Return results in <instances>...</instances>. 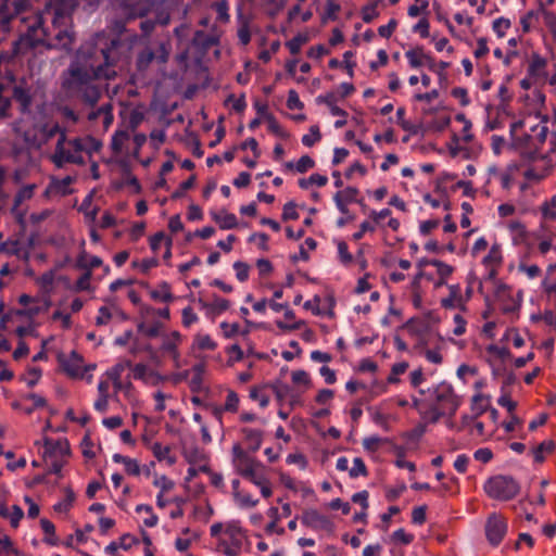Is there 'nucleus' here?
<instances>
[{"label": "nucleus", "instance_id": "f257e3e1", "mask_svg": "<svg viewBox=\"0 0 556 556\" xmlns=\"http://www.w3.org/2000/svg\"><path fill=\"white\" fill-rule=\"evenodd\" d=\"M122 49L119 39H112L104 46L92 42L81 45L68 67L62 72V90L70 98L94 106L102 93L98 80H113L123 70Z\"/></svg>", "mask_w": 556, "mask_h": 556}, {"label": "nucleus", "instance_id": "f03ea898", "mask_svg": "<svg viewBox=\"0 0 556 556\" xmlns=\"http://www.w3.org/2000/svg\"><path fill=\"white\" fill-rule=\"evenodd\" d=\"M484 491L491 498L509 501L517 496L520 485L513 477L498 475L485 482Z\"/></svg>", "mask_w": 556, "mask_h": 556}, {"label": "nucleus", "instance_id": "7ed1b4c3", "mask_svg": "<svg viewBox=\"0 0 556 556\" xmlns=\"http://www.w3.org/2000/svg\"><path fill=\"white\" fill-rule=\"evenodd\" d=\"M58 363L62 371L72 379H84L91 382L92 375L85 376L87 371L96 369V364H84V357L76 351H72L68 355L60 352L56 356Z\"/></svg>", "mask_w": 556, "mask_h": 556}, {"label": "nucleus", "instance_id": "20e7f679", "mask_svg": "<svg viewBox=\"0 0 556 556\" xmlns=\"http://www.w3.org/2000/svg\"><path fill=\"white\" fill-rule=\"evenodd\" d=\"M52 25L55 30L53 37L51 39H38L36 43H33V46L42 45L47 49L71 50L75 40V34L72 30L71 22H59L58 25Z\"/></svg>", "mask_w": 556, "mask_h": 556}, {"label": "nucleus", "instance_id": "39448f33", "mask_svg": "<svg viewBox=\"0 0 556 556\" xmlns=\"http://www.w3.org/2000/svg\"><path fill=\"white\" fill-rule=\"evenodd\" d=\"M121 12L122 20L115 21V29L119 33L125 30L126 23L135 21L137 18H143L150 12V7L147 2L138 0V1H129L124 0L121 3Z\"/></svg>", "mask_w": 556, "mask_h": 556}, {"label": "nucleus", "instance_id": "423d86ee", "mask_svg": "<svg viewBox=\"0 0 556 556\" xmlns=\"http://www.w3.org/2000/svg\"><path fill=\"white\" fill-rule=\"evenodd\" d=\"M434 394L437 405H439L440 409L445 410V415H448V417L455 416L462 403V399L455 394L453 387L442 382L435 388Z\"/></svg>", "mask_w": 556, "mask_h": 556}, {"label": "nucleus", "instance_id": "0eeeda50", "mask_svg": "<svg viewBox=\"0 0 556 556\" xmlns=\"http://www.w3.org/2000/svg\"><path fill=\"white\" fill-rule=\"evenodd\" d=\"M66 134L62 132L55 144L54 153L51 156L52 163L62 168L65 163H72L77 165H84L85 160L81 154L76 153L73 149H66Z\"/></svg>", "mask_w": 556, "mask_h": 556}, {"label": "nucleus", "instance_id": "6e6552de", "mask_svg": "<svg viewBox=\"0 0 556 556\" xmlns=\"http://www.w3.org/2000/svg\"><path fill=\"white\" fill-rule=\"evenodd\" d=\"M484 530L489 543L493 546H497L507 532L506 518L501 514H491L486 519Z\"/></svg>", "mask_w": 556, "mask_h": 556}, {"label": "nucleus", "instance_id": "1a4fd4ad", "mask_svg": "<svg viewBox=\"0 0 556 556\" xmlns=\"http://www.w3.org/2000/svg\"><path fill=\"white\" fill-rule=\"evenodd\" d=\"M36 189V184L25 185L21 187L14 195L11 214L21 226L25 225V216L27 213V210L22 208L21 206L23 202L28 201L34 197Z\"/></svg>", "mask_w": 556, "mask_h": 556}, {"label": "nucleus", "instance_id": "9d476101", "mask_svg": "<svg viewBox=\"0 0 556 556\" xmlns=\"http://www.w3.org/2000/svg\"><path fill=\"white\" fill-rule=\"evenodd\" d=\"M78 5V0H51L48 12L52 14V24L71 22V15Z\"/></svg>", "mask_w": 556, "mask_h": 556}, {"label": "nucleus", "instance_id": "9b49d317", "mask_svg": "<svg viewBox=\"0 0 556 556\" xmlns=\"http://www.w3.org/2000/svg\"><path fill=\"white\" fill-rule=\"evenodd\" d=\"M232 463L236 471L243 478H245L256 466L261 463L248 455L245 451L239 444H235L232 447Z\"/></svg>", "mask_w": 556, "mask_h": 556}, {"label": "nucleus", "instance_id": "f8f14e48", "mask_svg": "<svg viewBox=\"0 0 556 556\" xmlns=\"http://www.w3.org/2000/svg\"><path fill=\"white\" fill-rule=\"evenodd\" d=\"M301 522L313 530H326L331 532L333 523L330 519L316 509H305L301 516Z\"/></svg>", "mask_w": 556, "mask_h": 556}, {"label": "nucleus", "instance_id": "ddd939ff", "mask_svg": "<svg viewBox=\"0 0 556 556\" xmlns=\"http://www.w3.org/2000/svg\"><path fill=\"white\" fill-rule=\"evenodd\" d=\"M532 135H527L525 138L526 147L533 156H536L540 154V150L546 141L548 127L546 126V123L543 122L534 126L532 128Z\"/></svg>", "mask_w": 556, "mask_h": 556}, {"label": "nucleus", "instance_id": "4468645a", "mask_svg": "<svg viewBox=\"0 0 556 556\" xmlns=\"http://www.w3.org/2000/svg\"><path fill=\"white\" fill-rule=\"evenodd\" d=\"M219 43V37L215 34H207L204 30H197L191 39V46L200 53L205 54L211 48Z\"/></svg>", "mask_w": 556, "mask_h": 556}, {"label": "nucleus", "instance_id": "2eb2a0df", "mask_svg": "<svg viewBox=\"0 0 556 556\" xmlns=\"http://www.w3.org/2000/svg\"><path fill=\"white\" fill-rule=\"evenodd\" d=\"M494 295L497 301L503 303V312L510 313L519 307V304L511 296V289L502 281H496Z\"/></svg>", "mask_w": 556, "mask_h": 556}, {"label": "nucleus", "instance_id": "dca6fc26", "mask_svg": "<svg viewBox=\"0 0 556 556\" xmlns=\"http://www.w3.org/2000/svg\"><path fill=\"white\" fill-rule=\"evenodd\" d=\"M317 102L326 104L329 108L330 113L332 115H340L341 116V119H338L334 123V127L336 128H342L343 126L346 125L348 112L344 111L343 109L339 108L336 104L337 103V97H336V94L333 92L326 93L325 96H319L317 98Z\"/></svg>", "mask_w": 556, "mask_h": 556}, {"label": "nucleus", "instance_id": "f3484780", "mask_svg": "<svg viewBox=\"0 0 556 556\" xmlns=\"http://www.w3.org/2000/svg\"><path fill=\"white\" fill-rule=\"evenodd\" d=\"M180 342H181V334L178 331H173L169 336H166L163 339V343L161 346V350L163 352H166L170 355L176 368L180 367V364H179L180 354L178 351V345L180 344Z\"/></svg>", "mask_w": 556, "mask_h": 556}, {"label": "nucleus", "instance_id": "a211bd4d", "mask_svg": "<svg viewBox=\"0 0 556 556\" xmlns=\"http://www.w3.org/2000/svg\"><path fill=\"white\" fill-rule=\"evenodd\" d=\"M11 100L14 99L20 106V111L22 114L30 113V106L33 103V96L29 89L25 88L22 85H15L12 88V92L10 94Z\"/></svg>", "mask_w": 556, "mask_h": 556}, {"label": "nucleus", "instance_id": "6ab92c4d", "mask_svg": "<svg viewBox=\"0 0 556 556\" xmlns=\"http://www.w3.org/2000/svg\"><path fill=\"white\" fill-rule=\"evenodd\" d=\"M241 433L243 434V438L245 442L249 445V450L252 452H256L262 444L263 441V431L260 429H252V428H242Z\"/></svg>", "mask_w": 556, "mask_h": 556}, {"label": "nucleus", "instance_id": "aec40b11", "mask_svg": "<svg viewBox=\"0 0 556 556\" xmlns=\"http://www.w3.org/2000/svg\"><path fill=\"white\" fill-rule=\"evenodd\" d=\"M450 295L441 300V305L444 308L463 307V298L460 287L458 285H452L448 287Z\"/></svg>", "mask_w": 556, "mask_h": 556}, {"label": "nucleus", "instance_id": "412c9836", "mask_svg": "<svg viewBox=\"0 0 556 556\" xmlns=\"http://www.w3.org/2000/svg\"><path fill=\"white\" fill-rule=\"evenodd\" d=\"M112 111H113V106L111 103L103 104L98 110L90 112L88 115V119L94 121L98 117H102V115H103L104 116L103 124L105 127H109L113 123V119H114Z\"/></svg>", "mask_w": 556, "mask_h": 556}, {"label": "nucleus", "instance_id": "4be33fe9", "mask_svg": "<svg viewBox=\"0 0 556 556\" xmlns=\"http://www.w3.org/2000/svg\"><path fill=\"white\" fill-rule=\"evenodd\" d=\"M429 54H426L422 47H416L406 51L405 56L407 58L409 65L414 68L424 66V63Z\"/></svg>", "mask_w": 556, "mask_h": 556}, {"label": "nucleus", "instance_id": "5701e85b", "mask_svg": "<svg viewBox=\"0 0 556 556\" xmlns=\"http://www.w3.org/2000/svg\"><path fill=\"white\" fill-rule=\"evenodd\" d=\"M431 266H434L437 268V274L439 276V280L435 282L437 287L443 286L446 282V278L452 275L454 268L445 264L442 261L439 260H432Z\"/></svg>", "mask_w": 556, "mask_h": 556}, {"label": "nucleus", "instance_id": "b1692460", "mask_svg": "<svg viewBox=\"0 0 556 556\" xmlns=\"http://www.w3.org/2000/svg\"><path fill=\"white\" fill-rule=\"evenodd\" d=\"M154 59L155 53L151 49L146 48L142 51H140L136 60V67L138 72H146L150 67Z\"/></svg>", "mask_w": 556, "mask_h": 556}, {"label": "nucleus", "instance_id": "393cba45", "mask_svg": "<svg viewBox=\"0 0 556 556\" xmlns=\"http://www.w3.org/2000/svg\"><path fill=\"white\" fill-rule=\"evenodd\" d=\"M40 526L45 533L43 542L51 546L58 545L59 540L55 535L54 525L49 519L42 518L40 520Z\"/></svg>", "mask_w": 556, "mask_h": 556}, {"label": "nucleus", "instance_id": "a878e982", "mask_svg": "<svg viewBox=\"0 0 556 556\" xmlns=\"http://www.w3.org/2000/svg\"><path fill=\"white\" fill-rule=\"evenodd\" d=\"M212 218L218 224L220 229H233L238 226L237 217L231 213H212Z\"/></svg>", "mask_w": 556, "mask_h": 556}, {"label": "nucleus", "instance_id": "bb28decb", "mask_svg": "<svg viewBox=\"0 0 556 556\" xmlns=\"http://www.w3.org/2000/svg\"><path fill=\"white\" fill-rule=\"evenodd\" d=\"M160 290H152L150 292L151 298L154 301H161L165 303H169L174 300V295L170 291V286L166 281H163L159 286Z\"/></svg>", "mask_w": 556, "mask_h": 556}, {"label": "nucleus", "instance_id": "cd10ccee", "mask_svg": "<svg viewBox=\"0 0 556 556\" xmlns=\"http://www.w3.org/2000/svg\"><path fill=\"white\" fill-rule=\"evenodd\" d=\"M154 457L159 460H167L168 464L173 465L176 462L174 456H170V447L163 446L160 442H154L151 446Z\"/></svg>", "mask_w": 556, "mask_h": 556}, {"label": "nucleus", "instance_id": "c85d7f7f", "mask_svg": "<svg viewBox=\"0 0 556 556\" xmlns=\"http://www.w3.org/2000/svg\"><path fill=\"white\" fill-rule=\"evenodd\" d=\"M7 90L5 85L0 83V119L11 116V97L7 94Z\"/></svg>", "mask_w": 556, "mask_h": 556}, {"label": "nucleus", "instance_id": "c756f323", "mask_svg": "<svg viewBox=\"0 0 556 556\" xmlns=\"http://www.w3.org/2000/svg\"><path fill=\"white\" fill-rule=\"evenodd\" d=\"M382 3V0H372L370 3L362 8V20L365 23H371L379 16L378 5Z\"/></svg>", "mask_w": 556, "mask_h": 556}, {"label": "nucleus", "instance_id": "7c9ffc66", "mask_svg": "<svg viewBox=\"0 0 556 556\" xmlns=\"http://www.w3.org/2000/svg\"><path fill=\"white\" fill-rule=\"evenodd\" d=\"M555 450V442L553 440H546L540 443L538 446L533 448V456L536 463L544 462V454H551Z\"/></svg>", "mask_w": 556, "mask_h": 556}, {"label": "nucleus", "instance_id": "2f4dec72", "mask_svg": "<svg viewBox=\"0 0 556 556\" xmlns=\"http://www.w3.org/2000/svg\"><path fill=\"white\" fill-rule=\"evenodd\" d=\"M502 261L501 247L495 243L491 247L488 255L483 258V264L485 266H501Z\"/></svg>", "mask_w": 556, "mask_h": 556}, {"label": "nucleus", "instance_id": "473e14b6", "mask_svg": "<svg viewBox=\"0 0 556 556\" xmlns=\"http://www.w3.org/2000/svg\"><path fill=\"white\" fill-rule=\"evenodd\" d=\"M420 414L424 419L428 420L431 424H435L440 420L441 417L445 415V410H441L439 405L432 404L428 406L426 409L420 410Z\"/></svg>", "mask_w": 556, "mask_h": 556}, {"label": "nucleus", "instance_id": "72a5a7b5", "mask_svg": "<svg viewBox=\"0 0 556 556\" xmlns=\"http://www.w3.org/2000/svg\"><path fill=\"white\" fill-rule=\"evenodd\" d=\"M540 9L536 11H529L520 21L523 33H529L535 28L539 23Z\"/></svg>", "mask_w": 556, "mask_h": 556}, {"label": "nucleus", "instance_id": "f704fd0d", "mask_svg": "<svg viewBox=\"0 0 556 556\" xmlns=\"http://www.w3.org/2000/svg\"><path fill=\"white\" fill-rule=\"evenodd\" d=\"M489 406V396L479 393L473 395L471 400V409L476 413V416L482 415Z\"/></svg>", "mask_w": 556, "mask_h": 556}, {"label": "nucleus", "instance_id": "c9c22d12", "mask_svg": "<svg viewBox=\"0 0 556 556\" xmlns=\"http://www.w3.org/2000/svg\"><path fill=\"white\" fill-rule=\"evenodd\" d=\"M545 66H546V60L544 58H542L541 55H539L538 53H533L531 56L528 72L532 76H539L542 74Z\"/></svg>", "mask_w": 556, "mask_h": 556}, {"label": "nucleus", "instance_id": "e433bc0d", "mask_svg": "<svg viewBox=\"0 0 556 556\" xmlns=\"http://www.w3.org/2000/svg\"><path fill=\"white\" fill-rule=\"evenodd\" d=\"M358 193L359 191L357 188L346 187L345 189L338 191L334 194L333 200H341L342 202L350 204L353 203L354 201H357Z\"/></svg>", "mask_w": 556, "mask_h": 556}, {"label": "nucleus", "instance_id": "4c0bfd02", "mask_svg": "<svg viewBox=\"0 0 556 556\" xmlns=\"http://www.w3.org/2000/svg\"><path fill=\"white\" fill-rule=\"evenodd\" d=\"M244 479L251 481L257 486L260 484H264V482L268 480L265 472V467L262 464L256 466V468H254Z\"/></svg>", "mask_w": 556, "mask_h": 556}, {"label": "nucleus", "instance_id": "58836bf2", "mask_svg": "<svg viewBox=\"0 0 556 556\" xmlns=\"http://www.w3.org/2000/svg\"><path fill=\"white\" fill-rule=\"evenodd\" d=\"M328 182V178L320 174H313L308 178H302L299 180V186L302 189H307L309 185H317L318 187H323Z\"/></svg>", "mask_w": 556, "mask_h": 556}, {"label": "nucleus", "instance_id": "ea45409f", "mask_svg": "<svg viewBox=\"0 0 556 556\" xmlns=\"http://www.w3.org/2000/svg\"><path fill=\"white\" fill-rule=\"evenodd\" d=\"M203 307H210L213 312L220 314L230 307V301L217 295H214L211 304L202 303Z\"/></svg>", "mask_w": 556, "mask_h": 556}, {"label": "nucleus", "instance_id": "a19ab883", "mask_svg": "<svg viewBox=\"0 0 556 556\" xmlns=\"http://www.w3.org/2000/svg\"><path fill=\"white\" fill-rule=\"evenodd\" d=\"M74 500H75L74 492L70 488H66L65 489V498H64V501L55 504L53 506V509L55 511H58V513H66V511H68L71 509Z\"/></svg>", "mask_w": 556, "mask_h": 556}, {"label": "nucleus", "instance_id": "79ce46f5", "mask_svg": "<svg viewBox=\"0 0 556 556\" xmlns=\"http://www.w3.org/2000/svg\"><path fill=\"white\" fill-rule=\"evenodd\" d=\"M250 397L258 401L262 407H266L269 403V396L265 393V387H253L250 390Z\"/></svg>", "mask_w": 556, "mask_h": 556}, {"label": "nucleus", "instance_id": "37998d69", "mask_svg": "<svg viewBox=\"0 0 556 556\" xmlns=\"http://www.w3.org/2000/svg\"><path fill=\"white\" fill-rule=\"evenodd\" d=\"M212 7L217 14L216 20L218 22L227 23L229 21L228 3L226 0L214 2Z\"/></svg>", "mask_w": 556, "mask_h": 556}, {"label": "nucleus", "instance_id": "c03bdc74", "mask_svg": "<svg viewBox=\"0 0 556 556\" xmlns=\"http://www.w3.org/2000/svg\"><path fill=\"white\" fill-rule=\"evenodd\" d=\"M195 344L200 350L214 351L217 344L212 340L208 334H197L195 336Z\"/></svg>", "mask_w": 556, "mask_h": 556}, {"label": "nucleus", "instance_id": "a18cd8bd", "mask_svg": "<svg viewBox=\"0 0 556 556\" xmlns=\"http://www.w3.org/2000/svg\"><path fill=\"white\" fill-rule=\"evenodd\" d=\"M321 139V134L317 125L311 126L309 134L302 137V143L306 147H313Z\"/></svg>", "mask_w": 556, "mask_h": 556}, {"label": "nucleus", "instance_id": "49530a36", "mask_svg": "<svg viewBox=\"0 0 556 556\" xmlns=\"http://www.w3.org/2000/svg\"><path fill=\"white\" fill-rule=\"evenodd\" d=\"M134 268H140L143 274H148L153 267L159 266V260L156 257L144 258L142 261L135 260L131 262Z\"/></svg>", "mask_w": 556, "mask_h": 556}, {"label": "nucleus", "instance_id": "de8ad7c7", "mask_svg": "<svg viewBox=\"0 0 556 556\" xmlns=\"http://www.w3.org/2000/svg\"><path fill=\"white\" fill-rule=\"evenodd\" d=\"M130 367H131L130 361L121 362V363H117L115 366H113L106 372V375L111 380H118L122 378V374L124 372V370L126 368H130Z\"/></svg>", "mask_w": 556, "mask_h": 556}, {"label": "nucleus", "instance_id": "09e8293b", "mask_svg": "<svg viewBox=\"0 0 556 556\" xmlns=\"http://www.w3.org/2000/svg\"><path fill=\"white\" fill-rule=\"evenodd\" d=\"M350 476L356 478L358 476L367 477L368 470L364 460L359 457L354 458L353 467L350 469Z\"/></svg>", "mask_w": 556, "mask_h": 556}, {"label": "nucleus", "instance_id": "8fccbe9b", "mask_svg": "<svg viewBox=\"0 0 556 556\" xmlns=\"http://www.w3.org/2000/svg\"><path fill=\"white\" fill-rule=\"evenodd\" d=\"M136 511H146L149 514V517L143 520L144 526L149 528L156 526L159 519L157 516L153 514L152 507L150 505L140 504L136 507Z\"/></svg>", "mask_w": 556, "mask_h": 556}, {"label": "nucleus", "instance_id": "3c124183", "mask_svg": "<svg viewBox=\"0 0 556 556\" xmlns=\"http://www.w3.org/2000/svg\"><path fill=\"white\" fill-rule=\"evenodd\" d=\"M238 39L242 46H247L251 41V31L248 21H241L240 26L238 28Z\"/></svg>", "mask_w": 556, "mask_h": 556}, {"label": "nucleus", "instance_id": "603ef678", "mask_svg": "<svg viewBox=\"0 0 556 556\" xmlns=\"http://www.w3.org/2000/svg\"><path fill=\"white\" fill-rule=\"evenodd\" d=\"M238 408H239V396L235 391L229 390L227 393L224 409H226V412L237 413Z\"/></svg>", "mask_w": 556, "mask_h": 556}, {"label": "nucleus", "instance_id": "864d4df0", "mask_svg": "<svg viewBox=\"0 0 556 556\" xmlns=\"http://www.w3.org/2000/svg\"><path fill=\"white\" fill-rule=\"evenodd\" d=\"M195 184V175H191L187 180L182 181L178 189L172 194V199H180L186 191L193 188Z\"/></svg>", "mask_w": 556, "mask_h": 556}, {"label": "nucleus", "instance_id": "5fc2aeb1", "mask_svg": "<svg viewBox=\"0 0 556 556\" xmlns=\"http://www.w3.org/2000/svg\"><path fill=\"white\" fill-rule=\"evenodd\" d=\"M498 405L506 407L508 413L511 414L517 407V402L510 399V394L505 391V386L502 387V395L497 401Z\"/></svg>", "mask_w": 556, "mask_h": 556}, {"label": "nucleus", "instance_id": "6e6d98bb", "mask_svg": "<svg viewBox=\"0 0 556 556\" xmlns=\"http://www.w3.org/2000/svg\"><path fill=\"white\" fill-rule=\"evenodd\" d=\"M338 253L339 258L343 265L349 266L353 263V255L349 252L346 242L340 241L338 243Z\"/></svg>", "mask_w": 556, "mask_h": 556}, {"label": "nucleus", "instance_id": "4d7b16f0", "mask_svg": "<svg viewBox=\"0 0 556 556\" xmlns=\"http://www.w3.org/2000/svg\"><path fill=\"white\" fill-rule=\"evenodd\" d=\"M307 41V37L298 35L289 40L286 46L292 54H298L301 51L302 46Z\"/></svg>", "mask_w": 556, "mask_h": 556}, {"label": "nucleus", "instance_id": "13d9d810", "mask_svg": "<svg viewBox=\"0 0 556 556\" xmlns=\"http://www.w3.org/2000/svg\"><path fill=\"white\" fill-rule=\"evenodd\" d=\"M510 21L505 17L496 18L493 22V30L496 33V35L502 38L505 36L507 29L510 28Z\"/></svg>", "mask_w": 556, "mask_h": 556}, {"label": "nucleus", "instance_id": "bf43d9fd", "mask_svg": "<svg viewBox=\"0 0 556 556\" xmlns=\"http://www.w3.org/2000/svg\"><path fill=\"white\" fill-rule=\"evenodd\" d=\"M266 122L268 124V130L281 138H286L287 134L282 129V127L277 122L276 117L274 115H266Z\"/></svg>", "mask_w": 556, "mask_h": 556}, {"label": "nucleus", "instance_id": "052dcab7", "mask_svg": "<svg viewBox=\"0 0 556 556\" xmlns=\"http://www.w3.org/2000/svg\"><path fill=\"white\" fill-rule=\"evenodd\" d=\"M540 15L543 16L545 26L556 35V15L553 12L545 11L540 7Z\"/></svg>", "mask_w": 556, "mask_h": 556}, {"label": "nucleus", "instance_id": "680f3d73", "mask_svg": "<svg viewBox=\"0 0 556 556\" xmlns=\"http://www.w3.org/2000/svg\"><path fill=\"white\" fill-rule=\"evenodd\" d=\"M233 268L236 270V276L239 281L244 282L249 278L250 266L241 261H238L233 264Z\"/></svg>", "mask_w": 556, "mask_h": 556}, {"label": "nucleus", "instance_id": "e2e57ef3", "mask_svg": "<svg viewBox=\"0 0 556 556\" xmlns=\"http://www.w3.org/2000/svg\"><path fill=\"white\" fill-rule=\"evenodd\" d=\"M128 139V134L124 130L115 132L112 138L111 148L114 152H121L125 140Z\"/></svg>", "mask_w": 556, "mask_h": 556}, {"label": "nucleus", "instance_id": "0e129e2a", "mask_svg": "<svg viewBox=\"0 0 556 556\" xmlns=\"http://www.w3.org/2000/svg\"><path fill=\"white\" fill-rule=\"evenodd\" d=\"M282 220H295L299 218V213L296 212V204L294 202H288L283 206V212L281 216Z\"/></svg>", "mask_w": 556, "mask_h": 556}, {"label": "nucleus", "instance_id": "69168bd1", "mask_svg": "<svg viewBox=\"0 0 556 556\" xmlns=\"http://www.w3.org/2000/svg\"><path fill=\"white\" fill-rule=\"evenodd\" d=\"M315 166V161L309 155H303L299 159L295 165V169L299 173H306L308 169Z\"/></svg>", "mask_w": 556, "mask_h": 556}, {"label": "nucleus", "instance_id": "338daca9", "mask_svg": "<svg viewBox=\"0 0 556 556\" xmlns=\"http://www.w3.org/2000/svg\"><path fill=\"white\" fill-rule=\"evenodd\" d=\"M292 381L296 384H303L307 389L311 387L312 381L308 374L305 370H295L291 375Z\"/></svg>", "mask_w": 556, "mask_h": 556}, {"label": "nucleus", "instance_id": "774afa93", "mask_svg": "<svg viewBox=\"0 0 556 556\" xmlns=\"http://www.w3.org/2000/svg\"><path fill=\"white\" fill-rule=\"evenodd\" d=\"M287 106L290 110H302L304 106L299 98L298 92L293 89L289 90L288 92Z\"/></svg>", "mask_w": 556, "mask_h": 556}]
</instances>
